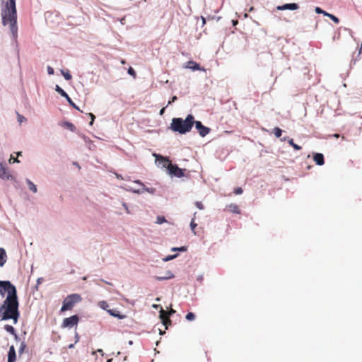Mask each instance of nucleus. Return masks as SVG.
<instances>
[{
	"mask_svg": "<svg viewBox=\"0 0 362 362\" xmlns=\"http://www.w3.org/2000/svg\"><path fill=\"white\" fill-rule=\"evenodd\" d=\"M6 293L7 296L0 307V320H13L16 324L20 316L16 288L9 281H0V295L4 297Z\"/></svg>",
	"mask_w": 362,
	"mask_h": 362,
	"instance_id": "1",
	"label": "nucleus"
},
{
	"mask_svg": "<svg viewBox=\"0 0 362 362\" xmlns=\"http://www.w3.org/2000/svg\"><path fill=\"white\" fill-rule=\"evenodd\" d=\"M2 23L4 25L10 24V30L13 37L16 39L18 36L17 27V11L16 0H9L1 11Z\"/></svg>",
	"mask_w": 362,
	"mask_h": 362,
	"instance_id": "2",
	"label": "nucleus"
},
{
	"mask_svg": "<svg viewBox=\"0 0 362 362\" xmlns=\"http://www.w3.org/2000/svg\"><path fill=\"white\" fill-rule=\"evenodd\" d=\"M194 123V117L189 114L185 119L180 117H174L172 119L170 129L180 134H185L189 132Z\"/></svg>",
	"mask_w": 362,
	"mask_h": 362,
	"instance_id": "3",
	"label": "nucleus"
},
{
	"mask_svg": "<svg viewBox=\"0 0 362 362\" xmlns=\"http://www.w3.org/2000/svg\"><path fill=\"white\" fill-rule=\"evenodd\" d=\"M156 158V164L159 167L162 164V168H167L168 173L177 177L184 176L183 170L180 168L176 164H172L170 160L156 153H153Z\"/></svg>",
	"mask_w": 362,
	"mask_h": 362,
	"instance_id": "4",
	"label": "nucleus"
},
{
	"mask_svg": "<svg viewBox=\"0 0 362 362\" xmlns=\"http://www.w3.org/2000/svg\"><path fill=\"white\" fill-rule=\"evenodd\" d=\"M81 300L82 298L81 295L78 293H74L67 296V297L63 301V305L61 308V311L64 312L72 309L75 304L81 302Z\"/></svg>",
	"mask_w": 362,
	"mask_h": 362,
	"instance_id": "5",
	"label": "nucleus"
},
{
	"mask_svg": "<svg viewBox=\"0 0 362 362\" xmlns=\"http://www.w3.org/2000/svg\"><path fill=\"white\" fill-rule=\"evenodd\" d=\"M175 313V310L171 308L168 311H165L163 309V308H160V310L159 311L160 317L162 320L163 325L165 327V329H167L168 325L171 324V321L169 319V317Z\"/></svg>",
	"mask_w": 362,
	"mask_h": 362,
	"instance_id": "6",
	"label": "nucleus"
},
{
	"mask_svg": "<svg viewBox=\"0 0 362 362\" xmlns=\"http://www.w3.org/2000/svg\"><path fill=\"white\" fill-rule=\"evenodd\" d=\"M78 320L79 318L77 315L66 317L63 321V327L71 328L77 325Z\"/></svg>",
	"mask_w": 362,
	"mask_h": 362,
	"instance_id": "7",
	"label": "nucleus"
},
{
	"mask_svg": "<svg viewBox=\"0 0 362 362\" xmlns=\"http://www.w3.org/2000/svg\"><path fill=\"white\" fill-rule=\"evenodd\" d=\"M194 124L195 125V128L197 129L199 135L202 137L205 136L210 132V129L207 127H205L202 124V122L200 121H195Z\"/></svg>",
	"mask_w": 362,
	"mask_h": 362,
	"instance_id": "8",
	"label": "nucleus"
},
{
	"mask_svg": "<svg viewBox=\"0 0 362 362\" xmlns=\"http://www.w3.org/2000/svg\"><path fill=\"white\" fill-rule=\"evenodd\" d=\"M299 8V6L296 3H290V4H285L281 6H278L276 7V9L279 11H284V10H297Z\"/></svg>",
	"mask_w": 362,
	"mask_h": 362,
	"instance_id": "9",
	"label": "nucleus"
},
{
	"mask_svg": "<svg viewBox=\"0 0 362 362\" xmlns=\"http://www.w3.org/2000/svg\"><path fill=\"white\" fill-rule=\"evenodd\" d=\"M315 11L318 14H323L324 16L329 17L335 23H339V19L337 16H334V15H332L331 13H329L325 11L324 10L320 8V7H315Z\"/></svg>",
	"mask_w": 362,
	"mask_h": 362,
	"instance_id": "10",
	"label": "nucleus"
},
{
	"mask_svg": "<svg viewBox=\"0 0 362 362\" xmlns=\"http://www.w3.org/2000/svg\"><path fill=\"white\" fill-rule=\"evenodd\" d=\"M0 178L7 180L13 179V176L7 173V169L2 164H0Z\"/></svg>",
	"mask_w": 362,
	"mask_h": 362,
	"instance_id": "11",
	"label": "nucleus"
},
{
	"mask_svg": "<svg viewBox=\"0 0 362 362\" xmlns=\"http://www.w3.org/2000/svg\"><path fill=\"white\" fill-rule=\"evenodd\" d=\"M313 160L318 165H322L325 163L324 156L320 153H315L313 155Z\"/></svg>",
	"mask_w": 362,
	"mask_h": 362,
	"instance_id": "12",
	"label": "nucleus"
},
{
	"mask_svg": "<svg viewBox=\"0 0 362 362\" xmlns=\"http://www.w3.org/2000/svg\"><path fill=\"white\" fill-rule=\"evenodd\" d=\"M16 360V354L14 346L12 345L9 348L8 353V362H15Z\"/></svg>",
	"mask_w": 362,
	"mask_h": 362,
	"instance_id": "13",
	"label": "nucleus"
},
{
	"mask_svg": "<svg viewBox=\"0 0 362 362\" xmlns=\"http://www.w3.org/2000/svg\"><path fill=\"white\" fill-rule=\"evenodd\" d=\"M6 259H7V255L6 253V250L4 248L0 247V267H1L4 265V264L6 262Z\"/></svg>",
	"mask_w": 362,
	"mask_h": 362,
	"instance_id": "14",
	"label": "nucleus"
},
{
	"mask_svg": "<svg viewBox=\"0 0 362 362\" xmlns=\"http://www.w3.org/2000/svg\"><path fill=\"white\" fill-rule=\"evenodd\" d=\"M188 69H190L193 71L196 70H202L200 65L193 61H189L187 62V66H186Z\"/></svg>",
	"mask_w": 362,
	"mask_h": 362,
	"instance_id": "15",
	"label": "nucleus"
},
{
	"mask_svg": "<svg viewBox=\"0 0 362 362\" xmlns=\"http://www.w3.org/2000/svg\"><path fill=\"white\" fill-rule=\"evenodd\" d=\"M25 182L28 185V189L34 193L37 192L36 185L29 179H26Z\"/></svg>",
	"mask_w": 362,
	"mask_h": 362,
	"instance_id": "16",
	"label": "nucleus"
},
{
	"mask_svg": "<svg viewBox=\"0 0 362 362\" xmlns=\"http://www.w3.org/2000/svg\"><path fill=\"white\" fill-rule=\"evenodd\" d=\"M173 277H174V275L173 274V273L170 270H168V276H156L155 278L158 281H163V280H168V279H173Z\"/></svg>",
	"mask_w": 362,
	"mask_h": 362,
	"instance_id": "17",
	"label": "nucleus"
},
{
	"mask_svg": "<svg viewBox=\"0 0 362 362\" xmlns=\"http://www.w3.org/2000/svg\"><path fill=\"white\" fill-rule=\"evenodd\" d=\"M107 312L110 315L116 317L119 319H122L124 317V316L121 315L120 313L117 310H107Z\"/></svg>",
	"mask_w": 362,
	"mask_h": 362,
	"instance_id": "18",
	"label": "nucleus"
},
{
	"mask_svg": "<svg viewBox=\"0 0 362 362\" xmlns=\"http://www.w3.org/2000/svg\"><path fill=\"white\" fill-rule=\"evenodd\" d=\"M54 89L62 97L66 98L68 96V94L59 85H56Z\"/></svg>",
	"mask_w": 362,
	"mask_h": 362,
	"instance_id": "19",
	"label": "nucleus"
},
{
	"mask_svg": "<svg viewBox=\"0 0 362 362\" xmlns=\"http://www.w3.org/2000/svg\"><path fill=\"white\" fill-rule=\"evenodd\" d=\"M62 126L65 128L69 129L70 131H71L73 132H75V130H76L75 126L69 122H64L62 124Z\"/></svg>",
	"mask_w": 362,
	"mask_h": 362,
	"instance_id": "20",
	"label": "nucleus"
},
{
	"mask_svg": "<svg viewBox=\"0 0 362 362\" xmlns=\"http://www.w3.org/2000/svg\"><path fill=\"white\" fill-rule=\"evenodd\" d=\"M228 208L230 211L235 213V214H240V210L238 209V206L235 204H231L228 206Z\"/></svg>",
	"mask_w": 362,
	"mask_h": 362,
	"instance_id": "21",
	"label": "nucleus"
},
{
	"mask_svg": "<svg viewBox=\"0 0 362 362\" xmlns=\"http://www.w3.org/2000/svg\"><path fill=\"white\" fill-rule=\"evenodd\" d=\"M61 73L66 81H69L71 79L72 76L69 71H65L64 70H61Z\"/></svg>",
	"mask_w": 362,
	"mask_h": 362,
	"instance_id": "22",
	"label": "nucleus"
},
{
	"mask_svg": "<svg viewBox=\"0 0 362 362\" xmlns=\"http://www.w3.org/2000/svg\"><path fill=\"white\" fill-rule=\"evenodd\" d=\"M65 98L71 106H72L74 109L77 110H80L79 107L73 102V100L69 95Z\"/></svg>",
	"mask_w": 362,
	"mask_h": 362,
	"instance_id": "23",
	"label": "nucleus"
},
{
	"mask_svg": "<svg viewBox=\"0 0 362 362\" xmlns=\"http://www.w3.org/2000/svg\"><path fill=\"white\" fill-rule=\"evenodd\" d=\"M274 134L276 138H280L282 134V130L279 127H275L273 129Z\"/></svg>",
	"mask_w": 362,
	"mask_h": 362,
	"instance_id": "24",
	"label": "nucleus"
},
{
	"mask_svg": "<svg viewBox=\"0 0 362 362\" xmlns=\"http://www.w3.org/2000/svg\"><path fill=\"white\" fill-rule=\"evenodd\" d=\"M288 142L295 150L301 149V147L300 146H298V144H295L292 139H288Z\"/></svg>",
	"mask_w": 362,
	"mask_h": 362,
	"instance_id": "25",
	"label": "nucleus"
},
{
	"mask_svg": "<svg viewBox=\"0 0 362 362\" xmlns=\"http://www.w3.org/2000/svg\"><path fill=\"white\" fill-rule=\"evenodd\" d=\"M4 328H5V329H6L7 332H11V333L13 334H14V336H15L16 339H18V337H17L16 334H14V331H15V329H14V328H13V326H11V325H6Z\"/></svg>",
	"mask_w": 362,
	"mask_h": 362,
	"instance_id": "26",
	"label": "nucleus"
},
{
	"mask_svg": "<svg viewBox=\"0 0 362 362\" xmlns=\"http://www.w3.org/2000/svg\"><path fill=\"white\" fill-rule=\"evenodd\" d=\"M165 222H167L164 216H158L157 218H156V223L157 224H162Z\"/></svg>",
	"mask_w": 362,
	"mask_h": 362,
	"instance_id": "27",
	"label": "nucleus"
},
{
	"mask_svg": "<svg viewBox=\"0 0 362 362\" xmlns=\"http://www.w3.org/2000/svg\"><path fill=\"white\" fill-rule=\"evenodd\" d=\"M144 186H141V188L130 189L129 190L136 194H142L143 192H144Z\"/></svg>",
	"mask_w": 362,
	"mask_h": 362,
	"instance_id": "28",
	"label": "nucleus"
},
{
	"mask_svg": "<svg viewBox=\"0 0 362 362\" xmlns=\"http://www.w3.org/2000/svg\"><path fill=\"white\" fill-rule=\"evenodd\" d=\"M177 254H175V255H168L167 257H165V258L163 259V260L164 262H168V261H170L175 258H176L177 257Z\"/></svg>",
	"mask_w": 362,
	"mask_h": 362,
	"instance_id": "29",
	"label": "nucleus"
},
{
	"mask_svg": "<svg viewBox=\"0 0 362 362\" xmlns=\"http://www.w3.org/2000/svg\"><path fill=\"white\" fill-rule=\"evenodd\" d=\"M98 304L99 306L103 310H107V307L109 306L108 303L104 300L100 301Z\"/></svg>",
	"mask_w": 362,
	"mask_h": 362,
	"instance_id": "30",
	"label": "nucleus"
},
{
	"mask_svg": "<svg viewBox=\"0 0 362 362\" xmlns=\"http://www.w3.org/2000/svg\"><path fill=\"white\" fill-rule=\"evenodd\" d=\"M186 319L189 321H192V320H194V318H195V315L193 313H188L187 315H186Z\"/></svg>",
	"mask_w": 362,
	"mask_h": 362,
	"instance_id": "31",
	"label": "nucleus"
},
{
	"mask_svg": "<svg viewBox=\"0 0 362 362\" xmlns=\"http://www.w3.org/2000/svg\"><path fill=\"white\" fill-rule=\"evenodd\" d=\"M26 348V344H25V342L23 341L21 343V346L19 347V349H18V353H19V355H21L23 351H24V349Z\"/></svg>",
	"mask_w": 362,
	"mask_h": 362,
	"instance_id": "32",
	"label": "nucleus"
},
{
	"mask_svg": "<svg viewBox=\"0 0 362 362\" xmlns=\"http://www.w3.org/2000/svg\"><path fill=\"white\" fill-rule=\"evenodd\" d=\"M17 115H18V122L20 124L27 121V119L23 115H20L18 113Z\"/></svg>",
	"mask_w": 362,
	"mask_h": 362,
	"instance_id": "33",
	"label": "nucleus"
},
{
	"mask_svg": "<svg viewBox=\"0 0 362 362\" xmlns=\"http://www.w3.org/2000/svg\"><path fill=\"white\" fill-rule=\"evenodd\" d=\"M127 72H128V74H129V75L133 76H134V77H135V76H136V72H135L134 69L132 67H129V68L128 69Z\"/></svg>",
	"mask_w": 362,
	"mask_h": 362,
	"instance_id": "34",
	"label": "nucleus"
},
{
	"mask_svg": "<svg viewBox=\"0 0 362 362\" xmlns=\"http://www.w3.org/2000/svg\"><path fill=\"white\" fill-rule=\"evenodd\" d=\"M8 161H9L10 163H19L20 162V160L18 158H14L13 157V156H11V158H10Z\"/></svg>",
	"mask_w": 362,
	"mask_h": 362,
	"instance_id": "35",
	"label": "nucleus"
},
{
	"mask_svg": "<svg viewBox=\"0 0 362 362\" xmlns=\"http://www.w3.org/2000/svg\"><path fill=\"white\" fill-rule=\"evenodd\" d=\"M47 74L49 75H53L54 71V69L49 66H47Z\"/></svg>",
	"mask_w": 362,
	"mask_h": 362,
	"instance_id": "36",
	"label": "nucleus"
},
{
	"mask_svg": "<svg viewBox=\"0 0 362 362\" xmlns=\"http://www.w3.org/2000/svg\"><path fill=\"white\" fill-rule=\"evenodd\" d=\"M88 115L90 117V119H91L89 124L90 125H93L95 117V115L93 113H89Z\"/></svg>",
	"mask_w": 362,
	"mask_h": 362,
	"instance_id": "37",
	"label": "nucleus"
},
{
	"mask_svg": "<svg viewBox=\"0 0 362 362\" xmlns=\"http://www.w3.org/2000/svg\"><path fill=\"white\" fill-rule=\"evenodd\" d=\"M144 192H148L149 193L153 194L155 191V189L153 188H148V187H144Z\"/></svg>",
	"mask_w": 362,
	"mask_h": 362,
	"instance_id": "38",
	"label": "nucleus"
},
{
	"mask_svg": "<svg viewBox=\"0 0 362 362\" xmlns=\"http://www.w3.org/2000/svg\"><path fill=\"white\" fill-rule=\"evenodd\" d=\"M234 193L235 194H241L243 193V189L241 187H238L235 189Z\"/></svg>",
	"mask_w": 362,
	"mask_h": 362,
	"instance_id": "39",
	"label": "nucleus"
},
{
	"mask_svg": "<svg viewBox=\"0 0 362 362\" xmlns=\"http://www.w3.org/2000/svg\"><path fill=\"white\" fill-rule=\"evenodd\" d=\"M196 226H197V224L194 223V219H192L191 223H190L191 230L193 231L194 230V228H196Z\"/></svg>",
	"mask_w": 362,
	"mask_h": 362,
	"instance_id": "40",
	"label": "nucleus"
},
{
	"mask_svg": "<svg viewBox=\"0 0 362 362\" xmlns=\"http://www.w3.org/2000/svg\"><path fill=\"white\" fill-rule=\"evenodd\" d=\"M196 206H197V207L198 209H201V210H202V209H204V206H203V204H202V202H196Z\"/></svg>",
	"mask_w": 362,
	"mask_h": 362,
	"instance_id": "41",
	"label": "nucleus"
},
{
	"mask_svg": "<svg viewBox=\"0 0 362 362\" xmlns=\"http://www.w3.org/2000/svg\"><path fill=\"white\" fill-rule=\"evenodd\" d=\"M177 100V96H175V95L173 96V97H172V98H171V100H170V101L168 102V105H169V104H171L172 103L175 102V100Z\"/></svg>",
	"mask_w": 362,
	"mask_h": 362,
	"instance_id": "42",
	"label": "nucleus"
},
{
	"mask_svg": "<svg viewBox=\"0 0 362 362\" xmlns=\"http://www.w3.org/2000/svg\"><path fill=\"white\" fill-rule=\"evenodd\" d=\"M122 206L124 208L125 211H127V213H129V208L127 206V204L124 202L122 203Z\"/></svg>",
	"mask_w": 362,
	"mask_h": 362,
	"instance_id": "43",
	"label": "nucleus"
},
{
	"mask_svg": "<svg viewBox=\"0 0 362 362\" xmlns=\"http://www.w3.org/2000/svg\"><path fill=\"white\" fill-rule=\"evenodd\" d=\"M177 250L180 252H185L187 250V247L185 246H182V247H178Z\"/></svg>",
	"mask_w": 362,
	"mask_h": 362,
	"instance_id": "44",
	"label": "nucleus"
},
{
	"mask_svg": "<svg viewBox=\"0 0 362 362\" xmlns=\"http://www.w3.org/2000/svg\"><path fill=\"white\" fill-rule=\"evenodd\" d=\"M134 182L139 185L140 186H144V185L139 180H135Z\"/></svg>",
	"mask_w": 362,
	"mask_h": 362,
	"instance_id": "45",
	"label": "nucleus"
},
{
	"mask_svg": "<svg viewBox=\"0 0 362 362\" xmlns=\"http://www.w3.org/2000/svg\"><path fill=\"white\" fill-rule=\"evenodd\" d=\"M43 281V279L42 278H38L37 280V284H41V282Z\"/></svg>",
	"mask_w": 362,
	"mask_h": 362,
	"instance_id": "46",
	"label": "nucleus"
},
{
	"mask_svg": "<svg viewBox=\"0 0 362 362\" xmlns=\"http://www.w3.org/2000/svg\"><path fill=\"white\" fill-rule=\"evenodd\" d=\"M165 107H163V108L160 110V115H162L164 113V112H165Z\"/></svg>",
	"mask_w": 362,
	"mask_h": 362,
	"instance_id": "47",
	"label": "nucleus"
},
{
	"mask_svg": "<svg viewBox=\"0 0 362 362\" xmlns=\"http://www.w3.org/2000/svg\"><path fill=\"white\" fill-rule=\"evenodd\" d=\"M100 281H103V282H105V284H109V285H112V284H111V283H110V282H108V281H105L104 279H100Z\"/></svg>",
	"mask_w": 362,
	"mask_h": 362,
	"instance_id": "48",
	"label": "nucleus"
},
{
	"mask_svg": "<svg viewBox=\"0 0 362 362\" xmlns=\"http://www.w3.org/2000/svg\"><path fill=\"white\" fill-rule=\"evenodd\" d=\"M288 139H288V137H287V136H285V137H284V138L281 139V141H288Z\"/></svg>",
	"mask_w": 362,
	"mask_h": 362,
	"instance_id": "49",
	"label": "nucleus"
},
{
	"mask_svg": "<svg viewBox=\"0 0 362 362\" xmlns=\"http://www.w3.org/2000/svg\"><path fill=\"white\" fill-rule=\"evenodd\" d=\"M153 307L155 308H161L160 305H153Z\"/></svg>",
	"mask_w": 362,
	"mask_h": 362,
	"instance_id": "50",
	"label": "nucleus"
},
{
	"mask_svg": "<svg viewBox=\"0 0 362 362\" xmlns=\"http://www.w3.org/2000/svg\"><path fill=\"white\" fill-rule=\"evenodd\" d=\"M177 248H178V247H173V248H172V251H178V250H177Z\"/></svg>",
	"mask_w": 362,
	"mask_h": 362,
	"instance_id": "51",
	"label": "nucleus"
},
{
	"mask_svg": "<svg viewBox=\"0 0 362 362\" xmlns=\"http://www.w3.org/2000/svg\"><path fill=\"white\" fill-rule=\"evenodd\" d=\"M361 52H362V43H361V47L360 50H359V54H361Z\"/></svg>",
	"mask_w": 362,
	"mask_h": 362,
	"instance_id": "52",
	"label": "nucleus"
},
{
	"mask_svg": "<svg viewBox=\"0 0 362 362\" xmlns=\"http://www.w3.org/2000/svg\"><path fill=\"white\" fill-rule=\"evenodd\" d=\"M116 176H117V178H122V176L116 174Z\"/></svg>",
	"mask_w": 362,
	"mask_h": 362,
	"instance_id": "53",
	"label": "nucleus"
},
{
	"mask_svg": "<svg viewBox=\"0 0 362 362\" xmlns=\"http://www.w3.org/2000/svg\"><path fill=\"white\" fill-rule=\"evenodd\" d=\"M132 344H133V341H129V345H132Z\"/></svg>",
	"mask_w": 362,
	"mask_h": 362,
	"instance_id": "54",
	"label": "nucleus"
},
{
	"mask_svg": "<svg viewBox=\"0 0 362 362\" xmlns=\"http://www.w3.org/2000/svg\"><path fill=\"white\" fill-rule=\"evenodd\" d=\"M159 331H160V335H162V334H163V333L164 332H162L160 329H159Z\"/></svg>",
	"mask_w": 362,
	"mask_h": 362,
	"instance_id": "55",
	"label": "nucleus"
},
{
	"mask_svg": "<svg viewBox=\"0 0 362 362\" xmlns=\"http://www.w3.org/2000/svg\"><path fill=\"white\" fill-rule=\"evenodd\" d=\"M253 10H254V8H253V7H251V8H250V11H253Z\"/></svg>",
	"mask_w": 362,
	"mask_h": 362,
	"instance_id": "56",
	"label": "nucleus"
},
{
	"mask_svg": "<svg viewBox=\"0 0 362 362\" xmlns=\"http://www.w3.org/2000/svg\"><path fill=\"white\" fill-rule=\"evenodd\" d=\"M335 137H339V134H336L334 135Z\"/></svg>",
	"mask_w": 362,
	"mask_h": 362,
	"instance_id": "57",
	"label": "nucleus"
},
{
	"mask_svg": "<svg viewBox=\"0 0 362 362\" xmlns=\"http://www.w3.org/2000/svg\"><path fill=\"white\" fill-rule=\"evenodd\" d=\"M73 346H74L73 344H71V345L69 346V348H72Z\"/></svg>",
	"mask_w": 362,
	"mask_h": 362,
	"instance_id": "58",
	"label": "nucleus"
},
{
	"mask_svg": "<svg viewBox=\"0 0 362 362\" xmlns=\"http://www.w3.org/2000/svg\"><path fill=\"white\" fill-rule=\"evenodd\" d=\"M21 152H18V156H21Z\"/></svg>",
	"mask_w": 362,
	"mask_h": 362,
	"instance_id": "59",
	"label": "nucleus"
},
{
	"mask_svg": "<svg viewBox=\"0 0 362 362\" xmlns=\"http://www.w3.org/2000/svg\"><path fill=\"white\" fill-rule=\"evenodd\" d=\"M156 300V301H159V300H160V298H157Z\"/></svg>",
	"mask_w": 362,
	"mask_h": 362,
	"instance_id": "60",
	"label": "nucleus"
},
{
	"mask_svg": "<svg viewBox=\"0 0 362 362\" xmlns=\"http://www.w3.org/2000/svg\"><path fill=\"white\" fill-rule=\"evenodd\" d=\"M165 276H168V270L165 272Z\"/></svg>",
	"mask_w": 362,
	"mask_h": 362,
	"instance_id": "61",
	"label": "nucleus"
},
{
	"mask_svg": "<svg viewBox=\"0 0 362 362\" xmlns=\"http://www.w3.org/2000/svg\"><path fill=\"white\" fill-rule=\"evenodd\" d=\"M202 21L204 23H205V19L204 18H202Z\"/></svg>",
	"mask_w": 362,
	"mask_h": 362,
	"instance_id": "62",
	"label": "nucleus"
},
{
	"mask_svg": "<svg viewBox=\"0 0 362 362\" xmlns=\"http://www.w3.org/2000/svg\"><path fill=\"white\" fill-rule=\"evenodd\" d=\"M111 361H112L111 359H109V360H107V362H111Z\"/></svg>",
	"mask_w": 362,
	"mask_h": 362,
	"instance_id": "63",
	"label": "nucleus"
}]
</instances>
